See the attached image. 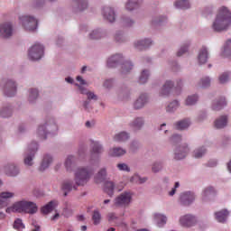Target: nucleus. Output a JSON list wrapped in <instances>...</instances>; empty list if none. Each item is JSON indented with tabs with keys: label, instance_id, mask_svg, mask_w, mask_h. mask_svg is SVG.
Masks as SVG:
<instances>
[{
	"label": "nucleus",
	"instance_id": "nucleus-1",
	"mask_svg": "<svg viewBox=\"0 0 231 231\" xmlns=\"http://www.w3.org/2000/svg\"><path fill=\"white\" fill-rule=\"evenodd\" d=\"M95 174V170L91 166H81L74 171V181L68 179L61 182L60 189L63 191V196H68L71 190H77L78 187H85Z\"/></svg>",
	"mask_w": 231,
	"mask_h": 231
},
{
	"label": "nucleus",
	"instance_id": "nucleus-2",
	"mask_svg": "<svg viewBox=\"0 0 231 231\" xmlns=\"http://www.w3.org/2000/svg\"><path fill=\"white\" fill-rule=\"evenodd\" d=\"M37 210H39V208H37V204H35L32 201L28 200H20L14 202L12 206L8 207L5 209L6 214H37Z\"/></svg>",
	"mask_w": 231,
	"mask_h": 231
},
{
	"label": "nucleus",
	"instance_id": "nucleus-3",
	"mask_svg": "<svg viewBox=\"0 0 231 231\" xmlns=\"http://www.w3.org/2000/svg\"><path fill=\"white\" fill-rule=\"evenodd\" d=\"M231 24V13L226 7L218 10L216 20L212 24L214 32H225Z\"/></svg>",
	"mask_w": 231,
	"mask_h": 231
},
{
	"label": "nucleus",
	"instance_id": "nucleus-4",
	"mask_svg": "<svg viewBox=\"0 0 231 231\" xmlns=\"http://www.w3.org/2000/svg\"><path fill=\"white\" fill-rule=\"evenodd\" d=\"M39 152V146H28L23 153V164L25 167H33L35 165V155Z\"/></svg>",
	"mask_w": 231,
	"mask_h": 231
},
{
	"label": "nucleus",
	"instance_id": "nucleus-5",
	"mask_svg": "<svg viewBox=\"0 0 231 231\" xmlns=\"http://www.w3.org/2000/svg\"><path fill=\"white\" fill-rule=\"evenodd\" d=\"M132 202L133 192L131 191H125L114 199L115 207H119L120 208H125V207H129Z\"/></svg>",
	"mask_w": 231,
	"mask_h": 231
},
{
	"label": "nucleus",
	"instance_id": "nucleus-6",
	"mask_svg": "<svg viewBox=\"0 0 231 231\" xmlns=\"http://www.w3.org/2000/svg\"><path fill=\"white\" fill-rule=\"evenodd\" d=\"M19 21L27 32H33V30H37V19L32 15H22L19 17Z\"/></svg>",
	"mask_w": 231,
	"mask_h": 231
},
{
	"label": "nucleus",
	"instance_id": "nucleus-7",
	"mask_svg": "<svg viewBox=\"0 0 231 231\" xmlns=\"http://www.w3.org/2000/svg\"><path fill=\"white\" fill-rule=\"evenodd\" d=\"M42 55H44V46L41 43H35L28 52L31 60H39V59H42Z\"/></svg>",
	"mask_w": 231,
	"mask_h": 231
},
{
	"label": "nucleus",
	"instance_id": "nucleus-8",
	"mask_svg": "<svg viewBox=\"0 0 231 231\" xmlns=\"http://www.w3.org/2000/svg\"><path fill=\"white\" fill-rule=\"evenodd\" d=\"M196 200V194L192 191H186L180 195L179 203L182 207H190L193 201Z\"/></svg>",
	"mask_w": 231,
	"mask_h": 231
},
{
	"label": "nucleus",
	"instance_id": "nucleus-9",
	"mask_svg": "<svg viewBox=\"0 0 231 231\" xmlns=\"http://www.w3.org/2000/svg\"><path fill=\"white\" fill-rule=\"evenodd\" d=\"M180 224L181 226H186V228H190V226H195L198 225V217L194 215H184L180 218Z\"/></svg>",
	"mask_w": 231,
	"mask_h": 231
},
{
	"label": "nucleus",
	"instance_id": "nucleus-10",
	"mask_svg": "<svg viewBox=\"0 0 231 231\" xmlns=\"http://www.w3.org/2000/svg\"><path fill=\"white\" fill-rule=\"evenodd\" d=\"M189 154V147L185 145L176 146L173 150V158L174 160H185Z\"/></svg>",
	"mask_w": 231,
	"mask_h": 231
},
{
	"label": "nucleus",
	"instance_id": "nucleus-11",
	"mask_svg": "<svg viewBox=\"0 0 231 231\" xmlns=\"http://www.w3.org/2000/svg\"><path fill=\"white\" fill-rule=\"evenodd\" d=\"M4 172L6 176H9V178H15L21 173V169H19V166L11 163L4 167Z\"/></svg>",
	"mask_w": 231,
	"mask_h": 231
},
{
	"label": "nucleus",
	"instance_id": "nucleus-12",
	"mask_svg": "<svg viewBox=\"0 0 231 231\" xmlns=\"http://www.w3.org/2000/svg\"><path fill=\"white\" fill-rule=\"evenodd\" d=\"M79 88L82 95H87L88 100L83 103V106L88 110L89 104H91V100L97 101L98 100V97H97L94 92L86 90L82 86H79Z\"/></svg>",
	"mask_w": 231,
	"mask_h": 231
},
{
	"label": "nucleus",
	"instance_id": "nucleus-13",
	"mask_svg": "<svg viewBox=\"0 0 231 231\" xmlns=\"http://www.w3.org/2000/svg\"><path fill=\"white\" fill-rule=\"evenodd\" d=\"M13 33L14 27L12 26V23L5 22L0 25V35L4 39H8V37H12Z\"/></svg>",
	"mask_w": 231,
	"mask_h": 231
},
{
	"label": "nucleus",
	"instance_id": "nucleus-14",
	"mask_svg": "<svg viewBox=\"0 0 231 231\" xmlns=\"http://www.w3.org/2000/svg\"><path fill=\"white\" fill-rule=\"evenodd\" d=\"M216 194H217V191L214 187L212 186L206 187L202 190V201H204V203L211 201L212 198H214Z\"/></svg>",
	"mask_w": 231,
	"mask_h": 231
},
{
	"label": "nucleus",
	"instance_id": "nucleus-15",
	"mask_svg": "<svg viewBox=\"0 0 231 231\" xmlns=\"http://www.w3.org/2000/svg\"><path fill=\"white\" fill-rule=\"evenodd\" d=\"M4 93L5 97H14L15 93H17V86L15 85V82L8 80L4 88Z\"/></svg>",
	"mask_w": 231,
	"mask_h": 231
},
{
	"label": "nucleus",
	"instance_id": "nucleus-16",
	"mask_svg": "<svg viewBox=\"0 0 231 231\" xmlns=\"http://www.w3.org/2000/svg\"><path fill=\"white\" fill-rule=\"evenodd\" d=\"M77 162H78L77 157L73 155L67 156L64 162V166L66 171H68L69 172H71V171H73V169L77 167Z\"/></svg>",
	"mask_w": 231,
	"mask_h": 231
},
{
	"label": "nucleus",
	"instance_id": "nucleus-17",
	"mask_svg": "<svg viewBox=\"0 0 231 231\" xmlns=\"http://www.w3.org/2000/svg\"><path fill=\"white\" fill-rule=\"evenodd\" d=\"M53 163V156L51 154L46 153L43 155L40 165V171L42 172L46 171Z\"/></svg>",
	"mask_w": 231,
	"mask_h": 231
},
{
	"label": "nucleus",
	"instance_id": "nucleus-18",
	"mask_svg": "<svg viewBox=\"0 0 231 231\" xmlns=\"http://www.w3.org/2000/svg\"><path fill=\"white\" fill-rule=\"evenodd\" d=\"M228 216H230V213L226 209L215 212V219L217 223H226Z\"/></svg>",
	"mask_w": 231,
	"mask_h": 231
},
{
	"label": "nucleus",
	"instance_id": "nucleus-19",
	"mask_svg": "<svg viewBox=\"0 0 231 231\" xmlns=\"http://www.w3.org/2000/svg\"><path fill=\"white\" fill-rule=\"evenodd\" d=\"M153 219H154L156 226L159 228H163V226H165V225H167V217H165V215H163V214L155 213L153 215Z\"/></svg>",
	"mask_w": 231,
	"mask_h": 231
},
{
	"label": "nucleus",
	"instance_id": "nucleus-20",
	"mask_svg": "<svg viewBox=\"0 0 231 231\" xmlns=\"http://www.w3.org/2000/svg\"><path fill=\"white\" fill-rule=\"evenodd\" d=\"M105 192L107 193L108 196L113 197V194H115V189H117L118 192H120L124 187L118 188L115 186V183L113 181H106L105 183Z\"/></svg>",
	"mask_w": 231,
	"mask_h": 231
},
{
	"label": "nucleus",
	"instance_id": "nucleus-21",
	"mask_svg": "<svg viewBox=\"0 0 231 231\" xmlns=\"http://www.w3.org/2000/svg\"><path fill=\"white\" fill-rule=\"evenodd\" d=\"M15 196V193L10 191H4L0 193V208L6 207V199H12Z\"/></svg>",
	"mask_w": 231,
	"mask_h": 231
},
{
	"label": "nucleus",
	"instance_id": "nucleus-22",
	"mask_svg": "<svg viewBox=\"0 0 231 231\" xmlns=\"http://www.w3.org/2000/svg\"><path fill=\"white\" fill-rule=\"evenodd\" d=\"M127 152L125 149L120 147V146H115L112 149L109 150L108 154L109 156H114L115 158H118L120 156H124Z\"/></svg>",
	"mask_w": 231,
	"mask_h": 231
},
{
	"label": "nucleus",
	"instance_id": "nucleus-23",
	"mask_svg": "<svg viewBox=\"0 0 231 231\" xmlns=\"http://www.w3.org/2000/svg\"><path fill=\"white\" fill-rule=\"evenodd\" d=\"M103 15L106 19V21H109V23H115L116 19V14H115V10H113L110 7L104 8Z\"/></svg>",
	"mask_w": 231,
	"mask_h": 231
},
{
	"label": "nucleus",
	"instance_id": "nucleus-24",
	"mask_svg": "<svg viewBox=\"0 0 231 231\" xmlns=\"http://www.w3.org/2000/svg\"><path fill=\"white\" fill-rule=\"evenodd\" d=\"M152 44V42H151V40L149 39L141 40L134 43V48L142 51L143 50H147V48L150 47Z\"/></svg>",
	"mask_w": 231,
	"mask_h": 231
},
{
	"label": "nucleus",
	"instance_id": "nucleus-25",
	"mask_svg": "<svg viewBox=\"0 0 231 231\" xmlns=\"http://www.w3.org/2000/svg\"><path fill=\"white\" fill-rule=\"evenodd\" d=\"M121 60H122V55L116 54L108 59L107 67L116 68L118 66V62H121Z\"/></svg>",
	"mask_w": 231,
	"mask_h": 231
},
{
	"label": "nucleus",
	"instance_id": "nucleus-26",
	"mask_svg": "<svg viewBox=\"0 0 231 231\" xmlns=\"http://www.w3.org/2000/svg\"><path fill=\"white\" fill-rule=\"evenodd\" d=\"M107 178V169L101 168L95 176L96 183H102Z\"/></svg>",
	"mask_w": 231,
	"mask_h": 231
},
{
	"label": "nucleus",
	"instance_id": "nucleus-27",
	"mask_svg": "<svg viewBox=\"0 0 231 231\" xmlns=\"http://www.w3.org/2000/svg\"><path fill=\"white\" fill-rule=\"evenodd\" d=\"M147 104V95L142 94L139 98L134 102V109H142Z\"/></svg>",
	"mask_w": 231,
	"mask_h": 231
},
{
	"label": "nucleus",
	"instance_id": "nucleus-28",
	"mask_svg": "<svg viewBox=\"0 0 231 231\" xmlns=\"http://www.w3.org/2000/svg\"><path fill=\"white\" fill-rule=\"evenodd\" d=\"M107 220L109 223L111 224H115L117 226L120 225H125L124 222H122V220H120V217L118 216H116V213L114 212H110L107 214Z\"/></svg>",
	"mask_w": 231,
	"mask_h": 231
},
{
	"label": "nucleus",
	"instance_id": "nucleus-29",
	"mask_svg": "<svg viewBox=\"0 0 231 231\" xmlns=\"http://www.w3.org/2000/svg\"><path fill=\"white\" fill-rule=\"evenodd\" d=\"M226 124H228V117L226 116H221L215 121V127L217 129H223V127H226Z\"/></svg>",
	"mask_w": 231,
	"mask_h": 231
},
{
	"label": "nucleus",
	"instance_id": "nucleus-30",
	"mask_svg": "<svg viewBox=\"0 0 231 231\" xmlns=\"http://www.w3.org/2000/svg\"><path fill=\"white\" fill-rule=\"evenodd\" d=\"M208 60V51L203 47L199 52V64H205Z\"/></svg>",
	"mask_w": 231,
	"mask_h": 231
},
{
	"label": "nucleus",
	"instance_id": "nucleus-31",
	"mask_svg": "<svg viewBox=\"0 0 231 231\" xmlns=\"http://www.w3.org/2000/svg\"><path fill=\"white\" fill-rule=\"evenodd\" d=\"M190 125V121L189 119H183L175 123V128L179 131H183Z\"/></svg>",
	"mask_w": 231,
	"mask_h": 231
},
{
	"label": "nucleus",
	"instance_id": "nucleus-32",
	"mask_svg": "<svg viewBox=\"0 0 231 231\" xmlns=\"http://www.w3.org/2000/svg\"><path fill=\"white\" fill-rule=\"evenodd\" d=\"M173 86L174 85L172 84V81H166L161 90V95L162 97H166L167 95H169V93H171V91H172Z\"/></svg>",
	"mask_w": 231,
	"mask_h": 231
},
{
	"label": "nucleus",
	"instance_id": "nucleus-33",
	"mask_svg": "<svg viewBox=\"0 0 231 231\" xmlns=\"http://www.w3.org/2000/svg\"><path fill=\"white\" fill-rule=\"evenodd\" d=\"M143 125V119L142 117H137L132 123H130V127H132L134 131H139V129H142Z\"/></svg>",
	"mask_w": 231,
	"mask_h": 231
},
{
	"label": "nucleus",
	"instance_id": "nucleus-34",
	"mask_svg": "<svg viewBox=\"0 0 231 231\" xmlns=\"http://www.w3.org/2000/svg\"><path fill=\"white\" fill-rule=\"evenodd\" d=\"M56 206H57V203L55 201L51 200L47 205H45L42 208V212L45 215L50 214V212H53Z\"/></svg>",
	"mask_w": 231,
	"mask_h": 231
},
{
	"label": "nucleus",
	"instance_id": "nucleus-35",
	"mask_svg": "<svg viewBox=\"0 0 231 231\" xmlns=\"http://www.w3.org/2000/svg\"><path fill=\"white\" fill-rule=\"evenodd\" d=\"M128 138H130V136L127 132H120L114 135L115 142H125Z\"/></svg>",
	"mask_w": 231,
	"mask_h": 231
},
{
	"label": "nucleus",
	"instance_id": "nucleus-36",
	"mask_svg": "<svg viewBox=\"0 0 231 231\" xmlns=\"http://www.w3.org/2000/svg\"><path fill=\"white\" fill-rule=\"evenodd\" d=\"M207 154V148L205 146H199L193 152L194 158H203Z\"/></svg>",
	"mask_w": 231,
	"mask_h": 231
},
{
	"label": "nucleus",
	"instance_id": "nucleus-37",
	"mask_svg": "<svg viewBox=\"0 0 231 231\" xmlns=\"http://www.w3.org/2000/svg\"><path fill=\"white\" fill-rule=\"evenodd\" d=\"M13 227L14 230L17 231H23L26 226H24V223H23V219L21 218H16L14 222Z\"/></svg>",
	"mask_w": 231,
	"mask_h": 231
},
{
	"label": "nucleus",
	"instance_id": "nucleus-38",
	"mask_svg": "<svg viewBox=\"0 0 231 231\" xmlns=\"http://www.w3.org/2000/svg\"><path fill=\"white\" fill-rule=\"evenodd\" d=\"M225 106H226V101L225 98H221L219 101H217L213 104L212 109L214 111H221V108L225 107Z\"/></svg>",
	"mask_w": 231,
	"mask_h": 231
},
{
	"label": "nucleus",
	"instance_id": "nucleus-39",
	"mask_svg": "<svg viewBox=\"0 0 231 231\" xmlns=\"http://www.w3.org/2000/svg\"><path fill=\"white\" fill-rule=\"evenodd\" d=\"M140 6V3H138V0H128L126 3L125 8L129 12L134 10L135 8H138Z\"/></svg>",
	"mask_w": 231,
	"mask_h": 231
},
{
	"label": "nucleus",
	"instance_id": "nucleus-40",
	"mask_svg": "<svg viewBox=\"0 0 231 231\" xmlns=\"http://www.w3.org/2000/svg\"><path fill=\"white\" fill-rule=\"evenodd\" d=\"M176 8H182V10H187L190 8V3L187 0H180L175 3Z\"/></svg>",
	"mask_w": 231,
	"mask_h": 231
},
{
	"label": "nucleus",
	"instance_id": "nucleus-41",
	"mask_svg": "<svg viewBox=\"0 0 231 231\" xmlns=\"http://www.w3.org/2000/svg\"><path fill=\"white\" fill-rule=\"evenodd\" d=\"M74 5L78 6L79 12L88 8V2L85 0H74Z\"/></svg>",
	"mask_w": 231,
	"mask_h": 231
},
{
	"label": "nucleus",
	"instance_id": "nucleus-42",
	"mask_svg": "<svg viewBox=\"0 0 231 231\" xmlns=\"http://www.w3.org/2000/svg\"><path fill=\"white\" fill-rule=\"evenodd\" d=\"M121 73H129L133 69V64L130 61H125L121 66Z\"/></svg>",
	"mask_w": 231,
	"mask_h": 231
},
{
	"label": "nucleus",
	"instance_id": "nucleus-43",
	"mask_svg": "<svg viewBox=\"0 0 231 231\" xmlns=\"http://www.w3.org/2000/svg\"><path fill=\"white\" fill-rule=\"evenodd\" d=\"M163 169V163L162 162H155L152 165V171L154 173L160 172Z\"/></svg>",
	"mask_w": 231,
	"mask_h": 231
},
{
	"label": "nucleus",
	"instance_id": "nucleus-44",
	"mask_svg": "<svg viewBox=\"0 0 231 231\" xmlns=\"http://www.w3.org/2000/svg\"><path fill=\"white\" fill-rule=\"evenodd\" d=\"M149 79V70H143L139 78V84H145Z\"/></svg>",
	"mask_w": 231,
	"mask_h": 231
},
{
	"label": "nucleus",
	"instance_id": "nucleus-45",
	"mask_svg": "<svg viewBox=\"0 0 231 231\" xmlns=\"http://www.w3.org/2000/svg\"><path fill=\"white\" fill-rule=\"evenodd\" d=\"M180 106V103L178 101H173L168 105L166 107V111L168 113H172V111H176Z\"/></svg>",
	"mask_w": 231,
	"mask_h": 231
},
{
	"label": "nucleus",
	"instance_id": "nucleus-46",
	"mask_svg": "<svg viewBox=\"0 0 231 231\" xmlns=\"http://www.w3.org/2000/svg\"><path fill=\"white\" fill-rule=\"evenodd\" d=\"M38 134H39L41 140H46V134H47V133H46V126L40 125L38 127Z\"/></svg>",
	"mask_w": 231,
	"mask_h": 231
},
{
	"label": "nucleus",
	"instance_id": "nucleus-47",
	"mask_svg": "<svg viewBox=\"0 0 231 231\" xmlns=\"http://www.w3.org/2000/svg\"><path fill=\"white\" fill-rule=\"evenodd\" d=\"M0 115L2 118H8L9 116H12V108L10 107H5L1 110Z\"/></svg>",
	"mask_w": 231,
	"mask_h": 231
},
{
	"label": "nucleus",
	"instance_id": "nucleus-48",
	"mask_svg": "<svg viewBox=\"0 0 231 231\" xmlns=\"http://www.w3.org/2000/svg\"><path fill=\"white\" fill-rule=\"evenodd\" d=\"M92 219L94 221V225L100 224V219H102V216L98 210H95L92 216Z\"/></svg>",
	"mask_w": 231,
	"mask_h": 231
},
{
	"label": "nucleus",
	"instance_id": "nucleus-49",
	"mask_svg": "<svg viewBox=\"0 0 231 231\" xmlns=\"http://www.w3.org/2000/svg\"><path fill=\"white\" fill-rule=\"evenodd\" d=\"M198 102V96H189L186 99V106H194Z\"/></svg>",
	"mask_w": 231,
	"mask_h": 231
},
{
	"label": "nucleus",
	"instance_id": "nucleus-50",
	"mask_svg": "<svg viewBox=\"0 0 231 231\" xmlns=\"http://www.w3.org/2000/svg\"><path fill=\"white\" fill-rule=\"evenodd\" d=\"M37 97H39V90L36 88L32 89L30 91L29 101L33 102V100L37 99Z\"/></svg>",
	"mask_w": 231,
	"mask_h": 231
},
{
	"label": "nucleus",
	"instance_id": "nucleus-51",
	"mask_svg": "<svg viewBox=\"0 0 231 231\" xmlns=\"http://www.w3.org/2000/svg\"><path fill=\"white\" fill-rule=\"evenodd\" d=\"M117 169L123 172H131V168L126 163H118Z\"/></svg>",
	"mask_w": 231,
	"mask_h": 231
},
{
	"label": "nucleus",
	"instance_id": "nucleus-52",
	"mask_svg": "<svg viewBox=\"0 0 231 231\" xmlns=\"http://www.w3.org/2000/svg\"><path fill=\"white\" fill-rule=\"evenodd\" d=\"M229 79H230V74H228V72H226L219 76L218 80L220 84H225V82H228Z\"/></svg>",
	"mask_w": 231,
	"mask_h": 231
},
{
	"label": "nucleus",
	"instance_id": "nucleus-53",
	"mask_svg": "<svg viewBox=\"0 0 231 231\" xmlns=\"http://www.w3.org/2000/svg\"><path fill=\"white\" fill-rule=\"evenodd\" d=\"M200 85L203 88H208V86H210V78L208 77H205L200 80Z\"/></svg>",
	"mask_w": 231,
	"mask_h": 231
},
{
	"label": "nucleus",
	"instance_id": "nucleus-54",
	"mask_svg": "<svg viewBox=\"0 0 231 231\" xmlns=\"http://www.w3.org/2000/svg\"><path fill=\"white\" fill-rule=\"evenodd\" d=\"M102 37L101 33L98 32V30L93 31L90 34H89V38L92 40H97V39H100Z\"/></svg>",
	"mask_w": 231,
	"mask_h": 231
},
{
	"label": "nucleus",
	"instance_id": "nucleus-55",
	"mask_svg": "<svg viewBox=\"0 0 231 231\" xmlns=\"http://www.w3.org/2000/svg\"><path fill=\"white\" fill-rule=\"evenodd\" d=\"M102 153V146L95 145L92 148V154H100Z\"/></svg>",
	"mask_w": 231,
	"mask_h": 231
},
{
	"label": "nucleus",
	"instance_id": "nucleus-56",
	"mask_svg": "<svg viewBox=\"0 0 231 231\" xmlns=\"http://www.w3.org/2000/svg\"><path fill=\"white\" fill-rule=\"evenodd\" d=\"M63 216L65 217H71V216H73V210L68 208H65L63 209Z\"/></svg>",
	"mask_w": 231,
	"mask_h": 231
},
{
	"label": "nucleus",
	"instance_id": "nucleus-57",
	"mask_svg": "<svg viewBox=\"0 0 231 231\" xmlns=\"http://www.w3.org/2000/svg\"><path fill=\"white\" fill-rule=\"evenodd\" d=\"M139 180H140V175H138V174L134 175L130 179L131 183H135L136 185H139Z\"/></svg>",
	"mask_w": 231,
	"mask_h": 231
},
{
	"label": "nucleus",
	"instance_id": "nucleus-58",
	"mask_svg": "<svg viewBox=\"0 0 231 231\" xmlns=\"http://www.w3.org/2000/svg\"><path fill=\"white\" fill-rule=\"evenodd\" d=\"M180 188V182H175L174 188L169 192V196H174L176 194V189Z\"/></svg>",
	"mask_w": 231,
	"mask_h": 231
},
{
	"label": "nucleus",
	"instance_id": "nucleus-59",
	"mask_svg": "<svg viewBox=\"0 0 231 231\" xmlns=\"http://www.w3.org/2000/svg\"><path fill=\"white\" fill-rule=\"evenodd\" d=\"M187 50H189L187 46L181 47L180 50L177 52V57H181L183 53H187Z\"/></svg>",
	"mask_w": 231,
	"mask_h": 231
},
{
	"label": "nucleus",
	"instance_id": "nucleus-60",
	"mask_svg": "<svg viewBox=\"0 0 231 231\" xmlns=\"http://www.w3.org/2000/svg\"><path fill=\"white\" fill-rule=\"evenodd\" d=\"M116 41L117 42H124V34L122 33H116Z\"/></svg>",
	"mask_w": 231,
	"mask_h": 231
},
{
	"label": "nucleus",
	"instance_id": "nucleus-61",
	"mask_svg": "<svg viewBox=\"0 0 231 231\" xmlns=\"http://www.w3.org/2000/svg\"><path fill=\"white\" fill-rule=\"evenodd\" d=\"M111 86H113V79H106L105 82H104V88H111Z\"/></svg>",
	"mask_w": 231,
	"mask_h": 231
},
{
	"label": "nucleus",
	"instance_id": "nucleus-62",
	"mask_svg": "<svg viewBox=\"0 0 231 231\" xmlns=\"http://www.w3.org/2000/svg\"><path fill=\"white\" fill-rule=\"evenodd\" d=\"M183 86V84L181 83V81H179L177 84V87L175 88V91L176 95H180V92L181 91V87Z\"/></svg>",
	"mask_w": 231,
	"mask_h": 231
},
{
	"label": "nucleus",
	"instance_id": "nucleus-63",
	"mask_svg": "<svg viewBox=\"0 0 231 231\" xmlns=\"http://www.w3.org/2000/svg\"><path fill=\"white\" fill-rule=\"evenodd\" d=\"M171 140H172V142H180V140H181V135H180V134H174V135L171 137Z\"/></svg>",
	"mask_w": 231,
	"mask_h": 231
},
{
	"label": "nucleus",
	"instance_id": "nucleus-64",
	"mask_svg": "<svg viewBox=\"0 0 231 231\" xmlns=\"http://www.w3.org/2000/svg\"><path fill=\"white\" fill-rule=\"evenodd\" d=\"M147 177H141L139 176V185H142L147 181Z\"/></svg>",
	"mask_w": 231,
	"mask_h": 231
}]
</instances>
